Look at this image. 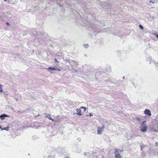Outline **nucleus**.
Segmentation results:
<instances>
[{"label": "nucleus", "mask_w": 158, "mask_h": 158, "mask_svg": "<svg viewBox=\"0 0 158 158\" xmlns=\"http://www.w3.org/2000/svg\"><path fill=\"white\" fill-rule=\"evenodd\" d=\"M81 109L83 110V111L85 112L86 110V108L85 107L81 106L80 108L79 109H77L76 110L77 111V114L79 116L82 115Z\"/></svg>", "instance_id": "1"}, {"label": "nucleus", "mask_w": 158, "mask_h": 158, "mask_svg": "<svg viewBox=\"0 0 158 158\" xmlns=\"http://www.w3.org/2000/svg\"><path fill=\"white\" fill-rule=\"evenodd\" d=\"M119 150L115 149V150L114 153L115 154V158H122V156H120V154L118 153Z\"/></svg>", "instance_id": "2"}, {"label": "nucleus", "mask_w": 158, "mask_h": 158, "mask_svg": "<svg viewBox=\"0 0 158 158\" xmlns=\"http://www.w3.org/2000/svg\"><path fill=\"white\" fill-rule=\"evenodd\" d=\"M144 114L149 116H151L152 115L151 112L149 109H146L144 111Z\"/></svg>", "instance_id": "3"}, {"label": "nucleus", "mask_w": 158, "mask_h": 158, "mask_svg": "<svg viewBox=\"0 0 158 158\" xmlns=\"http://www.w3.org/2000/svg\"><path fill=\"white\" fill-rule=\"evenodd\" d=\"M104 127L103 126L101 128L100 127H98V130L97 134L98 135H101L102 132V131L103 130V129L104 128Z\"/></svg>", "instance_id": "4"}, {"label": "nucleus", "mask_w": 158, "mask_h": 158, "mask_svg": "<svg viewBox=\"0 0 158 158\" xmlns=\"http://www.w3.org/2000/svg\"><path fill=\"white\" fill-rule=\"evenodd\" d=\"M48 70H58V71H60V69H57L55 67H54L53 68L51 67H48Z\"/></svg>", "instance_id": "5"}, {"label": "nucleus", "mask_w": 158, "mask_h": 158, "mask_svg": "<svg viewBox=\"0 0 158 158\" xmlns=\"http://www.w3.org/2000/svg\"><path fill=\"white\" fill-rule=\"evenodd\" d=\"M147 126H144L141 129V131L142 132H145L147 131Z\"/></svg>", "instance_id": "6"}, {"label": "nucleus", "mask_w": 158, "mask_h": 158, "mask_svg": "<svg viewBox=\"0 0 158 158\" xmlns=\"http://www.w3.org/2000/svg\"><path fill=\"white\" fill-rule=\"evenodd\" d=\"M45 117L48 118L50 120H52L53 121H54L53 119H52L51 117V115L50 114H48L45 116Z\"/></svg>", "instance_id": "7"}, {"label": "nucleus", "mask_w": 158, "mask_h": 158, "mask_svg": "<svg viewBox=\"0 0 158 158\" xmlns=\"http://www.w3.org/2000/svg\"><path fill=\"white\" fill-rule=\"evenodd\" d=\"M7 116L4 114H2L0 116V118L1 120H3L5 118V117H7Z\"/></svg>", "instance_id": "8"}, {"label": "nucleus", "mask_w": 158, "mask_h": 158, "mask_svg": "<svg viewBox=\"0 0 158 158\" xmlns=\"http://www.w3.org/2000/svg\"><path fill=\"white\" fill-rule=\"evenodd\" d=\"M2 87L3 86L2 85H0V92H3Z\"/></svg>", "instance_id": "9"}, {"label": "nucleus", "mask_w": 158, "mask_h": 158, "mask_svg": "<svg viewBox=\"0 0 158 158\" xmlns=\"http://www.w3.org/2000/svg\"><path fill=\"white\" fill-rule=\"evenodd\" d=\"M139 27L140 28H141V29L143 30V26L141 25H139Z\"/></svg>", "instance_id": "10"}, {"label": "nucleus", "mask_w": 158, "mask_h": 158, "mask_svg": "<svg viewBox=\"0 0 158 158\" xmlns=\"http://www.w3.org/2000/svg\"><path fill=\"white\" fill-rule=\"evenodd\" d=\"M84 46L85 48H87V47H88L89 45L88 44H85L84 45Z\"/></svg>", "instance_id": "11"}, {"label": "nucleus", "mask_w": 158, "mask_h": 158, "mask_svg": "<svg viewBox=\"0 0 158 158\" xmlns=\"http://www.w3.org/2000/svg\"><path fill=\"white\" fill-rule=\"evenodd\" d=\"M8 128H9L8 127H7V128L5 127V128H4V129H2V130H6V131H8Z\"/></svg>", "instance_id": "12"}, {"label": "nucleus", "mask_w": 158, "mask_h": 158, "mask_svg": "<svg viewBox=\"0 0 158 158\" xmlns=\"http://www.w3.org/2000/svg\"><path fill=\"white\" fill-rule=\"evenodd\" d=\"M145 147V145H142L141 146V147L142 148H144Z\"/></svg>", "instance_id": "13"}, {"label": "nucleus", "mask_w": 158, "mask_h": 158, "mask_svg": "<svg viewBox=\"0 0 158 158\" xmlns=\"http://www.w3.org/2000/svg\"><path fill=\"white\" fill-rule=\"evenodd\" d=\"M55 61L56 62H58V61H57V59L56 58H55Z\"/></svg>", "instance_id": "14"}, {"label": "nucleus", "mask_w": 158, "mask_h": 158, "mask_svg": "<svg viewBox=\"0 0 158 158\" xmlns=\"http://www.w3.org/2000/svg\"><path fill=\"white\" fill-rule=\"evenodd\" d=\"M6 24L8 26H9V25H10L9 23H8V22L6 23Z\"/></svg>", "instance_id": "15"}, {"label": "nucleus", "mask_w": 158, "mask_h": 158, "mask_svg": "<svg viewBox=\"0 0 158 158\" xmlns=\"http://www.w3.org/2000/svg\"><path fill=\"white\" fill-rule=\"evenodd\" d=\"M149 2H150V3H154V2H152L151 1H149Z\"/></svg>", "instance_id": "16"}, {"label": "nucleus", "mask_w": 158, "mask_h": 158, "mask_svg": "<svg viewBox=\"0 0 158 158\" xmlns=\"http://www.w3.org/2000/svg\"><path fill=\"white\" fill-rule=\"evenodd\" d=\"M156 37L158 39V35H156Z\"/></svg>", "instance_id": "17"}, {"label": "nucleus", "mask_w": 158, "mask_h": 158, "mask_svg": "<svg viewBox=\"0 0 158 158\" xmlns=\"http://www.w3.org/2000/svg\"><path fill=\"white\" fill-rule=\"evenodd\" d=\"M5 1H6V0H4Z\"/></svg>", "instance_id": "18"}]
</instances>
